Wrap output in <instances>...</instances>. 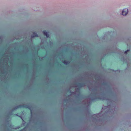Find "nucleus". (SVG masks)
Returning <instances> with one entry per match:
<instances>
[{"label":"nucleus","mask_w":131,"mask_h":131,"mask_svg":"<svg viewBox=\"0 0 131 131\" xmlns=\"http://www.w3.org/2000/svg\"><path fill=\"white\" fill-rule=\"evenodd\" d=\"M98 99H100V100L101 99V98H100H100H98Z\"/></svg>","instance_id":"6e6552de"},{"label":"nucleus","mask_w":131,"mask_h":131,"mask_svg":"<svg viewBox=\"0 0 131 131\" xmlns=\"http://www.w3.org/2000/svg\"><path fill=\"white\" fill-rule=\"evenodd\" d=\"M23 107V108H28L29 109H30L29 106L27 105L23 104V105H18L16 107H15L14 108L13 110H14L18 108Z\"/></svg>","instance_id":"f257e3e1"},{"label":"nucleus","mask_w":131,"mask_h":131,"mask_svg":"<svg viewBox=\"0 0 131 131\" xmlns=\"http://www.w3.org/2000/svg\"><path fill=\"white\" fill-rule=\"evenodd\" d=\"M84 84L83 83H79L78 84V86L79 87L81 88L82 87V86H84Z\"/></svg>","instance_id":"39448f33"},{"label":"nucleus","mask_w":131,"mask_h":131,"mask_svg":"<svg viewBox=\"0 0 131 131\" xmlns=\"http://www.w3.org/2000/svg\"><path fill=\"white\" fill-rule=\"evenodd\" d=\"M18 114H16V116H18Z\"/></svg>","instance_id":"1a4fd4ad"},{"label":"nucleus","mask_w":131,"mask_h":131,"mask_svg":"<svg viewBox=\"0 0 131 131\" xmlns=\"http://www.w3.org/2000/svg\"><path fill=\"white\" fill-rule=\"evenodd\" d=\"M128 12V9L126 8L124 9L122 11V15H126Z\"/></svg>","instance_id":"f03ea898"},{"label":"nucleus","mask_w":131,"mask_h":131,"mask_svg":"<svg viewBox=\"0 0 131 131\" xmlns=\"http://www.w3.org/2000/svg\"><path fill=\"white\" fill-rule=\"evenodd\" d=\"M129 51V50H126V51H125V53L126 54L127 53V52L128 51Z\"/></svg>","instance_id":"0eeeda50"},{"label":"nucleus","mask_w":131,"mask_h":131,"mask_svg":"<svg viewBox=\"0 0 131 131\" xmlns=\"http://www.w3.org/2000/svg\"><path fill=\"white\" fill-rule=\"evenodd\" d=\"M38 37V35L35 32L33 33L31 36V37L32 38H34L35 37Z\"/></svg>","instance_id":"20e7f679"},{"label":"nucleus","mask_w":131,"mask_h":131,"mask_svg":"<svg viewBox=\"0 0 131 131\" xmlns=\"http://www.w3.org/2000/svg\"><path fill=\"white\" fill-rule=\"evenodd\" d=\"M62 62L64 64H69V62L68 61L66 60H64L62 61Z\"/></svg>","instance_id":"423d86ee"},{"label":"nucleus","mask_w":131,"mask_h":131,"mask_svg":"<svg viewBox=\"0 0 131 131\" xmlns=\"http://www.w3.org/2000/svg\"><path fill=\"white\" fill-rule=\"evenodd\" d=\"M43 33L44 35L46 36L47 38H48L49 37V35L46 32V30H44L43 31Z\"/></svg>","instance_id":"7ed1b4c3"},{"label":"nucleus","mask_w":131,"mask_h":131,"mask_svg":"<svg viewBox=\"0 0 131 131\" xmlns=\"http://www.w3.org/2000/svg\"><path fill=\"white\" fill-rule=\"evenodd\" d=\"M95 115H96V114H95ZM95 116H96V115H95Z\"/></svg>","instance_id":"9d476101"}]
</instances>
